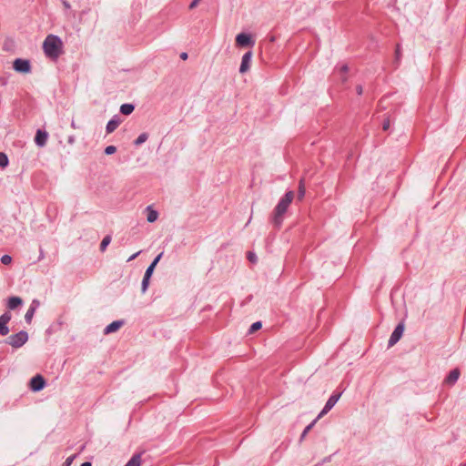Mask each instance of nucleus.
Segmentation results:
<instances>
[{
  "label": "nucleus",
  "instance_id": "5701e85b",
  "mask_svg": "<svg viewBox=\"0 0 466 466\" xmlns=\"http://www.w3.org/2000/svg\"><path fill=\"white\" fill-rule=\"evenodd\" d=\"M401 56H402V54H401L400 45L397 44L396 49H395V61H394V63L396 64V66H398L400 65Z\"/></svg>",
  "mask_w": 466,
  "mask_h": 466
},
{
  "label": "nucleus",
  "instance_id": "a211bd4d",
  "mask_svg": "<svg viewBox=\"0 0 466 466\" xmlns=\"http://www.w3.org/2000/svg\"><path fill=\"white\" fill-rule=\"evenodd\" d=\"M305 193H306V187H305L304 180L300 179L299 183V189H298V199L302 200L303 198L305 197Z\"/></svg>",
  "mask_w": 466,
  "mask_h": 466
},
{
  "label": "nucleus",
  "instance_id": "9b49d317",
  "mask_svg": "<svg viewBox=\"0 0 466 466\" xmlns=\"http://www.w3.org/2000/svg\"><path fill=\"white\" fill-rule=\"evenodd\" d=\"M47 137H48V134L46 131L37 129V131L35 133V142L38 147H42L46 146V144L47 142Z\"/></svg>",
  "mask_w": 466,
  "mask_h": 466
},
{
  "label": "nucleus",
  "instance_id": "ea45409f",
  "mask_svg": "<svg viewBox=\"0 0 466 466\" xmlns=\"http://www.w3.org/2000/svg\"><path fill=\"white\" fill-rule=\"evenodd\" d=\"M187 57H188L187 53H186V52H182V53L180 54V58H181L182 60H187Z\"/></svg>",
  "mask_w": 466,
  "mask_h": 466
},
{
  "label": "nucleus",
  "instance_id": "c03bdc74",
  "mask_svg": "<svg viewBox=\"0 0 466 466\" xmlns=\"http://www.w3.org/2000/svg\"><path fill=\"white\" fill-rule=\"evenodd\" d=\"M71 127L74 129L77 128V126L76 125V122L74 120L71 121Z\"/></svg>",
  "mask_w": 466,
  "mask_h": 466
},
{
  "label": "nucleus",
  "instance_id": "58836bf2",
  "mask_svg": "<svg viewBox=\"0 0 466 466\" xmlns=\"http://www.w3.org/2000/svg\"><path fill=\"white\" fill-rule=\"evenodd\" d=\"M44 258H45L44 250H43V248H40V250H39V257H38V261L42 260Z\"/></svg>",
  "mask_w": 466,
  "mask_h": 466
},
{
  "label": "nucleus",
  "instance_id": "6ab92c4d",
  "mask_svg": "<svg viewBox=\"0 0 466 466\" xmlns=\"http://www.w3.org/2000/svg\"><path fill=\"white\" fill-rule=\"evenodd\" d=\"M319 418H316L313 421H311L305 429L304 431H302L301 435H300V438H299V441L301 442L305 437L307 436V434L309 432V431L313 428V426L315 425V423L317 422V420H319Z\"/></svg>",
  "mask_w": 466,
  "mask_h": 466
},
{
  "label": "nucleus",
  "instance_id": "ddd939ff",
  "mask_svg": "<svg viewBox=\"0 0 466 466\" xmlns=\"http://www.w3.org/2000/svg\"><path fill=\"white\" fill-rule=\"evenodd\" d=\"M121 120L117 115H115L106 124V131L107 134L114 132L120 125Z\"/></svg>",
  "mask_w": 466,
  "mask_h": 466
},
{
  "label": "nucleus",
  "instance_id": "4468645a",
  "mask_svg": "<svg viewBox=\"0 0 466 466\" xmlns=\"http://www.w3.org/2000/svg\"><path fill=\"white\" fill-rule=\"evenodd\" d=\"M23 304V299L20 297L13 296L7 300V308L10 310H14Z\"/></svg>",
  "mask_w": 466,
  "mask_h": 466
},
{
  "label": "nucleus",
  "instance_id": "2f4dec72",
  "mask_svg": "<svg viewBox=\"0 0 466 466\" xmlns=\"http://www.w3.org/2000/svg\"><path fill=\"white\" fill-rule=\"evenodd\" d=\"M76 454L71 455L66 459L62 466H71L73 461L76 459Z\"/></svg>",
  "mask_w": 466,
  "mask_h": 466
},
{
  "label": "nucleus",
  "instance_id": "412c9836",
  "mask_svg": "<svg viewBox=\"0 0 466 466\" xmlns=\"http://www.w3.org/2000/svg\"><path fill=\"white\" fill-rule=\"evenodd\" d=\"M148 138V135L147 133H141L137 137V139L134 141V145L136 147H138L140 145H142L143 143H145Z\"/></svg>",
  "mask_w": 466,
  "mask_h": 466
},
{
  "label": "nucleus",
  "instance_id": "4c0bfd02",
  "mask_svg": "<svg viewBox=\"0 0 466 466\" xmlns=\"http://www.w3.org/2000/svg\"><path fill=\"white\" fill-rule=\"evenodd\" d=\"M356 91H357V94H358V95H360H360H362V93H363V87H362V86H361V85H358V86H356Z\"/></svg>",
  "mask_w": 466,
  "mask_h": 466
},
{
  "label": "nucleus",
  "instance_id": "a19ab883",
  "mask_svg": "<svg viewBox=\"0 0 466 466\" xmlns=\"http://www.w3.org/2000/svg\"><path fill=\"white\" fill-rule=\"evenodd\" d=\"M39 306V301L37 299H34L30 305V307H36V309Z\"/></svg>",
  "mask_w": 466,
  "mask_h": 466
},
{
  "label": "nucleus",
  "instance_id": "72a5a7b5",
  "mask_svg": "<svg viewBox=\"0 0 466 466\" xmlns=\"http://www.w3.org/2000/svg\"><path fill=\"white\" fill-rule=\"evenodd\" d=\"M390 119H389V118L385 119V120L383 121V123H382V129H383L384 131H387V130L390 128Z\"/></svg>",
  "mask_w": 466,
  "mask_h": 466
},
{
  "label": "nucleus",
  "instance_id": "7ed1b4c3",
  "mask_svg": "<svg viewBox=\"0 0 466 466\" xmlns=\"http://www.w3.org/2000/svg\"><path fill=\"white\" fill-rule=\"evenodd\" d=\"M28 340V333L25 330H20L15 334L10 335L5 342L15 349L21 348Z\"/></svg>",
  "mask_w": 466,
  "mask_h": 466
},
{
  "label": "nucleus",
  "instance_id": "9d476101",
  "mask_svg": "<svg viewBox=\"0 0 466 466\" xmlns=\"http://www.w3.org/2000/svg\"><path fill=\"white\" fill-rule=\"evenodd\" d=\"M124 324H125V320H123V319L115 320V321L111 322L110 324H108L104 329V334L108 335L110 333H114V332L117 331Z\"/></svg>",
  "mask_w": 466,
  "mask_h": 466
},
{
  "label": "nucleus",
  "instance_id": "aec40b11",
  "mask_svg": "<svg viewBox=\"0 0 466 466\" xmlns=\"http://www.w3.org/2000/svg\"><path fill=\"white\" fill-rule=\"evenodd\" d=\"M35 310H36V307H29V309H27V311L25 315V320L26 323H28V324L31 323Z\"/></svg>",
  "mask_w": 466,
  "mask_h": 466
},
{
  "label": "nucleus",
  "instance_id": "6e6552de",
  "mask_svg": "<svg viewBox=\"0 0 466 466\" xmlns=\"http://www.w3.org/2000/svg\"><path fill=\"white\" fill-rule=\"evenodd\" d=\"M255 41L247 33H240L236 36V45L239 47L253 46Z\"/></svg>",
  "mask_w": 466,
  "mask_h": 466
},
{
  "label": "nucleus",
  "instance_id": "f03ea898",
  "mask_svg": "<svg viewBox=\"0 0 466 466\" xmlns=\"http://www.w3.org/2000/svg\"><path fill=\"white\" fill-rule=\"evenodd\" d=\"M43 50L46 56L54 61L57 60L63 52V42L56 35H48L43 43Z\"/></svg>",
  "mask_w": 466,
  "mask_h": 466
},
{
  "label": "nucleus",
  "instance_id": "423d86ee",
  "mask_svg": "<svg viewBox=\"0 0 466 466\" xmlns=\"http://www.w3.org/2000/svg\"><path fill=\"white\" fill-rule=\"evenodd\" d=\"M46 380L40 374L34 376L29 382V388L34 392H38L42 390L46 387Z\"/></svg>",
  "mask_w": 466,
  "mask_h": 466
},
{
  "label": "nucleus",
  "instance_id": "f3484780",
  "mask_svg": "<svg viewBox=\"0 0 466 466\" xmlns=\"http://www.w3.org/2000/svg\"><path fill=\"white\" fill-rule=\"evenodd\" d=\"M141 455L139 453L134 454L125 466H140Z\"/></svg>",
  "mask_w": 466,
  "mask_h": 466
},
{
  "label": "nucleus",
  "instance_id": "1a4fd4ad",
  "mask_svg": "<svg viewBox=\"0 0 466 466\" xmlns=\"http://www.w3.org/2000/svg\"><path fill=\"white\" fill-rule=\"evenodd\" d=\"M251 58H252V51H248L243 55L240 67H239V73L244 74L247 71H248V69L250 67Z\"/></svg>",
  "mask_w": 466,
  "mask_h": 466
},
{
  "label": "nucleus",
  "instance_id": "49530a36",
  "mask_svg": "<svg viewBox=\"0 0 466 466\" xmlns=\"http://www.w3.org/2000/svg\"><path fill=\"white\" fill-rule=\"evenodd\" d=\"M461 466H466V463L462 464Z\"/></svg>",
  "mask_w": 466,
  "mask_h": 466
},
{
  "label": "nucleus",
  "instance_id": "a18cd8bd",
  "mask_svg": "<svg viewBox=\"0 0 466 466\" xmlns=\"http://www.w3.org/2000/svg\"><path fill=\"white\" fill-rule=\"evenodd\" d=\"M80 466H92V464L89 461H85Z\"/></svg>",
  "mask_w": 466,
  "mask_h": 466
},
{
  "label": "nucleus",
  "instance_id": "f257e3e1",
  "mask_svg": "<svg viewBox=\"0 0 466 466\" xmlns=\"http://www.w3.org/2000/svg\"><path fill=\"white\" fill-rule=\"evenodd\" d=\"M294 198V192L292 190L287 191L285 195L279 199L275 207L271 221L275 227L279 228L283 222V216L287 212L288 208Z\"/></svg>",
  "mask_w": 466,
  "mask_h": 466
},
{
  "label": "nucleus",
  "instance_id": "393cba45",
  "mask_svg": "<svg viewBox=\"0 0 466 466\" xmlns=\"http://www.w3.org/2000/svg\"><path fill=\"white\" fill-rule=\"evenodd\" d=\"M150 278H147L146 276L143 277L142 283H141V291L142 293H145L149 286Z\"/></svg>",
  "mask_w": 466,
  "mask_h": 466
},
{
  "label": "nucleus",
  "instance_id": "f704fd0d",
  "mask_svg": "<svg viewBox=\"0 0 466 466\" xmlns=\"http://www.w3.org/2000/svg\"><path fill=\"white\" fill-rule=\"evenodd\" d=\"M163 253H160L158 254L155 258L154 260L151 262L152 265H154L155 267L157 265V263L159 262L161 257H162Z\"/></svg>",
  "mask_w": 466,
  "mask_h": 466
},
{
  "label": "nucleus",
  "instance_id": "e433bc0d",
  "mask_svg": "<svg viewBox=\"0 0 466 466\" xmlns=\"http://www.w3.org/2000/svg\"><path fill=\"white\" fill-rule=\"evenodd\" d=\"M349 71V66L347 65H343L341 67H340V72L345 75L347 74Z\"/></svg>",
  "mask_w": 466,
  "mask_h": 466
},
{
  "label": "nucleus",
  "instance_id": "a878e982",
  "mask_svg": "<svg viewBox=\"0 0 466 466\" xmlns=\"http://www.w3.org/2000/svg\"><path fill=\"white\" fill-rule=\"evenodd\" d=\"M10 329L6 323L0 321V335L6 336L9 333Z\"/></svg>",
  "mask_w": 466,
  "mask_h": 466
},
{
  "label": "nucleus",
  "instance_id": "4be33fe9",
  "mask_svg": "<svg viewBox=\"0 0 466 466\" xmlns=\"http://www.w3.org/2000/svg\"><path fill=\"white\" fill-rule=\"evenodd\" d=\"M110 242H111V236L106 235V237H104V238L102 239V241L100 243V247H99L100 251L104 252L106 249L107 246L110 244Z\"/></svg>",
  "mask_w": 466,
  "mask_h": 466
},
{
  "label": "nucleus",
  "instance_id": "b1692460",
  "mask_svg": "<svg viewBox=\"0 0 466 466\" xmlns=\"http://www.w3.org/2000/svg\"><path fill=\"white\" fill-rule=\"evenodd\" d=\"M261 327H262V323H261V321H256V322H254V323L250 326V328H249V329H248V333H249V334H252V333L256 332L257 330L260 329H261Z\"/></svg>",
  "mask_w": 466,
  "mask_h": 466
},
{
  "label": "nucleus",
  "instance_id": "c9c22d12",
  "mask_svg": "<svg viewBox=\"0 0 466 466\" xmlns=\"http://www.w3.org/2000/svg\"><path fill=\"white\" fill-rule=\"evenodd\" d=\"M200 0H193L190 5H189V9H193L195 7H197V5H198Z\"/></svg>",
  "mask_w": 466,
  "mask_h": 466
},
{
  "label": "nucleus",
  "instance_id": "f8f14e48",
  "mask_svg": "<svg viewBox=\"0 0 466 466\" xmlns=\"http://www.w3.org/2000/svg\"><path fill=\"white\" fill-rule=\"evenodd\" d=\"M461 375V371L458 368L453 369L450 371V373L447 375V377L444 380V382L450 386L454 385L457 380H459V377Z\"/></svg>",
  "mask_w": 466,
  "mask_h": 466
},
{
  "label": "nucleus",
  "instance_id": "473e14b6",
  "mask_svg": "<svg viewBox=\"0 0 466 466\" xmlns=\"http://www.w3.org/2000/svg\"><path fill=\"white\" fill-rule=\"evenodd\" d=\"M116 147L115 146H107L105 148L106 155H112V154L116 153Z\"/></svg>",
  "mask_w": 466,
  "mask_h": 466
},
{
  "label": "nucleus",
  "instance_id": "c85d7f7f",
  "mask_svg": "<svg viewBox=\"0 0 466 466\" xmlns=\"http://www.w3.org/2000/svg\"><path fill=\"white\" fill-rule=\"evenodd\" d=\"M155 268L156 267L154 265L150 264L147 267V268L146 269V272H145L144 276H146L147 278H150L151 279L152 274H153V272L155 270Z\"/></svg>",
  "mask_w": 466,
  "mask_h": 466
},
{
  "label": "nucleus",
  "instance_id": "dca6fc26",
  "mask_svg": "<svg viewBox=\"0 0 466 466\" xmlns=\"http://www.w3.org/2000/svg\"><path fill=\"white\" fill-rule=\"evenodd\" d=\"M146 210L147 212V221L150 223L155 222L158 218L157 211L152 209L150 206L147 207Z\"/></svg>",
  "mask_w": 466,
  "mask_h": 466
},
{
  "label": "nucleus",
  "instance_id": "7c9ffc66",
  "mask_svg": "<svg viewBox=\"0 0 466 466\" xmlns=\"http://www.w3.org/2000/svg\"><path fill=\"white\" fill-rule=\"evenodd\" d=\"M1 262L4 264V265H8L12 262V257L9 256V255H3L1 257Z\"/></svg>",
  "mask_w": 466,
  "mask_h": 466
},
{
  "label": "nucleus",
  "instance_id": "2eb2a0df",
  "mask_svg": "<svg viewBox=\"0 0 466 466\" xmlns=\"http://www.w3.org/2000/svg\"><path fill=\"white\" fill-rule=\"evenodd\" d=\"M134 110H135V106L133 104L127 103V104L121 105L119 111L122 115L128 116V115L132 114Z\"/></svg>",
  "mask_w": 466,
  "mask_h": 466
},
{
  "label": "nucleus",
  "instance_id": "c756f323",
  "mask_svg": "<svg viewBox=\"0 0 466 466\" xmlns=\"http://www.w3.org/2000/svg\"><path fill=\"white\" fill-rule=\"evenodd\" d=\"M247 258L251 262V263H256L257 260H258V258H257V255L252 252V251H248V254H247Z\"/></svg>",
  "mask_w": 466,
  "mask_h": 466
},
{
  "label": "nucleus",
  "instance_id": "37998d69",
  "mask_svg": "<svg viewBox=\"0 0 466 466\" xmlns=\"http://www.w3.org/2000/svg\"><path fill=\"white\" fill-rule=\"evenodd\" d=\"M75 142V137H68V143L69 144H73Z\"/></svg>",
  "mask_w": 466,
  "mask_h": 466
},
{
  "label": "nucleus",
  "instance_id": "bb28decb",
  "mask_svg": "<svg viewBox=\"0 0 466 466\" xmlns=\"http://www.w3.org/2000/svg\"><path fill=\"white\" fill-rule=\"evenodd\" d=\"M8 163L9 161L7 156L5 153L0 152V167H5L8 165Z\"/></svg>",
  "mask_w": 466,
  "mask_h": 466
},
{
  "label": "nucleus",
  "instance_id": "79ce46f5",
  "mask_svg": "<svg viewBox=\"0 0 466 466\" xmlns=\"http://www.w3.org/2000/svg\"><path fill=\"white\" fill-rule=\"evenodd\" d=\"M139 253H140V252H137V253H135L134 255H132V256L128 258V260H127V261H130V260L134 259L135 258H137V256H138V254H139Z\"/></svg>",
  "mask_w": 466,
  "mask_h": 466
},
{
  "label": "nucleus",
  "instance_id": "39448f33",
  "mask_svg": "<svg viewBox=\"0 0 466 466\" xmlns=\"http://www.w3.org/2000/svg\"><path fill=\"white\" fill-rule=\"evenodd\" d=\"M13 68L18 73L27 74L31 72L32 66L28 59L16 58L13 62Z\"/></svg>",
  "mask_w": 466,
  "mask_h": 466
},
{
  "label": "nucleus",
  "instance_id": "20e7f679",
  "mask_svg": "<svg viewBox=\"0 0 466 466\" xmlns=\"http://www.w3.org/2000/svg\"><path fill=\"white\" fill-rule=\"evenodd\" d=\"M404 329L405 325L404 321L402 320L395 327L393 332L391 333L388 341V348L394 346L401 339Z\"/></svg>",
  "mask_w": 466,
  "mask_h": 466
},
{
  "label": "nucleus",
  "instance_id": "cd10ccee",
  "mask_svg": "<svg viewBox=\"0 0 466 466\" xmlns=\"http://www.w3.org/2000/svg\"><path fill=\"white\" fill-rule=\"evenodd\" d=\"M12 319V315L10 313V311H5V313H3L1 316H0V321L2 322H5L6 324L9 323V321L11 320Z\"/></svg>",
  "mask_w": 466,
  "mask_h": 466
},
{
  "label": "nucleus",
  "instance_id": "0eeeda50",
  "mask_svg": "<svg viewBox=\"0 0 466 466\" xmlns=\"http://www.w3.org/2000/svg\"><path fill=\"white\" fill-rule=\"evenodd\" d=\"M340 396H341V393L333 392L330 395V397L328 399L322 410L318 415V418H320L323 415H325L326 413H328L336 405V403L339 400Z\"/></svg>",
  "mask_w": 466,
  "mask_h": 466
}]
</instances>
